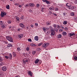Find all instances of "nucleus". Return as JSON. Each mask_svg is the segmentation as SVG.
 <instances>
[{"mask_svg":"<svg viewBox=\"0 0 77 77\" xmlns=\"http://www.w3.org/2000/svg\"><path fill=\"white\" fill-rule=\"evenodd\" d=\"M23 62L24 63H25V64H26V61L25 60H24V59H23Z\"/></svg>","mask_w":77,"mask_h":77,"instance_id":"603ef678","label":"nucleus"},{"mask_svg":"<svg viewBox=\"0 0 77 77\" xmlns=\"http://www.w3.org/2000/svg\"><path fill=\"white\" fill-rule=\"evenodd\" d=\"M46 24L47 25H50L51 24V23H50L49 22H47L46 23Z\"/></svg>","mask_w":77,"mask_h":77,"instance_id":"2f4dec72","label":"nucleus"},{"mask_svg":"<svg viewBox=\"0 0 77 77\" xmlns=\"http://www.w3.org/2000/svg\"><path fill=\"white\" fill-rule=\"evenodd\" d=\"M14 5H16V6H18V5H19V3H16L14 4Z\"/></svg>","mask_w":77,"mask_h":77,"instance_id":"5fc2aeb1","label":"nucleus"},{"mask_svg":"<svg viewBox=\"0 0 77 77\" xmlns=\"http://www.w3.org/2000/svg\"><path fill=\"white\" fill-rule=\"evenodd\" d=\"M42 44H43V42H41L40 43L38 44V46H39V47H40V46H41V45H42Z\"/></svg>","mask_w":77,"mask_h":77,"instance_id":"bb28decb","label":"nucleus"},{"mask_svg":"<svg viewBox=\"0 0 77 77\" xmlns=\"http://www.w3.org/2000/svg\"><path fill=\"white\" fill-rule=\"evenodd\" d=\"M15 17L17 21H18L19 22H20L21 21L20 20V18H19V17H18V16H15Z\"/></svg>","mask_w":77,"mask_h":77,"instance_id":"9d476101","label":"nucleus"},{"mask_svg":"<svg viewBox=\"0 0 77 77\" xmlns=\"http://www.w3.org/2000/svg\"><path fill=\"white\" fill-rule=\"evenodd\" d=\"M17 50L18 51H20V50H21V49H20V48H17Z\"/></svg>","mask_w":77,"mask_h":77,"instance_id":"09e8293b","label":"nucleus"},{"mask_svg":"<svg viewBox=\"0 0 77 77\" xmlns=\"http://www.w3.org/2000/svg\"><path fill=\"white\" fill-rule=\"evenodd\" d=\"M49 9L51 11H54V8L53 6H51L49 8Z\"/></svg>","mask_w":77,"mask_h":77,"instance_id":"2eb2a0df","label":"nucleus"},{"mask_svg":"<svg viewBox=\"0 0 77 77\" xmlns=\"http://www.w3.org/2000/svg\"><path fill=\"white\" fill-rule=\"evenodd\" d=\"M35 25L36 27H38V23H35Z\"/></svg>","mask_w":77,"mask_h":77,"instance_id":"49530a36","label":"nucleus"},{"mask_svg":"<svg viewBox=\"0 0 77 77\" xmlns=\"http://www.w3.org/2000/svg\"><path fill=\"white\" fill-rule=\"evenodd\" d=\"M18 37L20 39H21L24 36V34H23L18 35Z\"/></svg>","mask_w":77,"mask_h":77,"instance_id":"0eeeda50","label":"nucleus"},{"mask_svg":"<svg viewBox=\"0 0 77 77\" xmlns=\"http://www.w3.org/2000/svg\"><path fill=\"white\" fill-rule=\"evenodd\" d=\"M0 24H1V25H3V23L2 21H0Z\"/></svg>","mask_w":77,"mask_h":77,"instance_id":"c03bdc74","label":"nucleus"},{"mask_svg":"<svg viewBox=\"0 0 77 77\" xmlns=\"http://www.w3.org/2000/svg\"><path fill=\"white\" fill-rule=\"evenodd\" d=\"M28 74L31 77H32L33 75H32V72L29 71Z\"/></svg>","mask_w":77,"mask_h":77,"instance_id":"dca6fc26","label":"nucleus"},{"mask_svg":"<svg viewBox=\"0 0 77 77\" xmlns=\"http://www.w3.org/2000/svg\"><path fill=\"white\" fill-rule=\"evenodd\" d=\"M29 5L31 7H34L35 6V4L33 3H29Z\"/></svg>","mask_w":77,"mask_h":77,"instance_id":"9b49d317","label":"nucleus"},{"mask_svg":"<svg viewBox=\"0 0 77 77\" xmlns=\"http://www.w3.org/2000/svg\"><path fill=\"white\" fill-rule=\"evenodd\" d=\"M63 36H66V35H67V33H66V32H63Z\"/></svg>","mask_w":77,"mask_h":77,"instance_id":"412c9836","label":"nucleus"},{"mask_svg":"<svg viewBox=\"0 0 77 77\" xmlns=\"http://www.w3.org/2000/svg\"><path fill=\"white\" fill-rule=\"evenodd\" d=\"M7 15V13H6V12H5L4 11L2 12L1 11V16L2 17H3L5 15Z\"/></svg>","mask_w":77,"mask_h":77,"instance_id":"39448f33","label":"nucleus"},{"mask_svg":"<svg viewBox=\"0 0 77 77\" xmlns=\"http://www.w3.org/2000/svg\"><path fill=\"white\" fill-rule=\"evenodd\" d=\"M17 30L18 31V32H20V30H21V29H20V28H18L17 29Z\"/></svg>","mask_w":77,"mask_h":77,"instance_id":"338daca9","label":"nucleus"},{"mask_svg":"<svg viewBox=\"0 0 77 77\" xmlns=\"http://www.w3.org/2000/svg\"><path fill=\"white\" fill-rule=\"evenodd\" d=\"M13 47L12 44H8V45H7V47L8 48H9V47Z\"/></svg>","mask_w":77,"mask_h":77,"instance_id":"4468645a","label":"nucleus"},{"mask_svg":"<svg viewBox=\"0 0 77 77\" xmlns=\"http://www.w3.org/2000/svg\"><path fill=\"white\" fill-rule=\"evenodd\" d=\"M29 60L28 59H26L25 60V63H29Z\"/></svg>","mask_w":77,"mask_h":77,"instance_id":"58836bf2","label":"nucleus"},{"mask_svg":"<svg viewBox=\"0 0 77 77\" xmlns=\"http://www.w3.org/2000/svg\"><path fill=\"white\" fill-rule=\"evenodd\" d=\"M24 19V16H22L21 17H20V20H23Z\"/></svg>","mask_w":77,"mask_h":77,"instance_id":"c85d7f7f","label":"nucleus"},{"mask_svg":"<svg viewBox=\"0 0 77 77\" xmlns=\"http://www.w3.org/2000/svg\"><path fill=\"white\" fill-rule=\"evenodd\" d=\"M23 56H24L25 57H28V55H27V53H24L23 54Z\"/></svg>","mask_w":77,"mask_h":77,"instance_id":"a211bd4d","label":"nucleus"},{"mask_svg":"<svg viewBox=\"0 0 77 77\" xmlns=\"http://www.w3.org/2000/svg\"><path fill=\"white\" fill-rule=\"evenodd\" d=\"M57 38H62V35L59 34L58 35Z\"/></svg>","mask_w":77,"mask_h":77,"instance_id":"a878e982","label":"nucleus"},{"mask_svg":"<svg viewBox=\"0 0 77 77\" xmlns=\"http://www.w3.org/2000/svg\"><path fill=\"white\" fill-rule=\"evenodd\" d=\"M42 46L43 47H44V48H46V47H47V45H46V43H45L44 44H43V45H42Z\"/></svg>","mask_w":77,"mask_h":77,"instance_id":"6ab92c4d","label":"nucleus"},{"mask_svg":"<svg viewBox=\"0 0 77 77\" xmlns=\"http://www.w3.org/2000/svg\"><path fill=\"white\" fill-rule=\"evenodd\" d=\"M28 41L29 42H31L32 41V39L31 38H29L28 39Z\"/></svg>","mask_w":77,"mask_h":77,"instance_id":"37998d69","label":"nucleus"},{"mask_svg":"<svg viewBox=\"0 0 77 77\" xmlns=\"http://www.w3.org/2000/svg\"><path fill=\"white\" fill-rule=\"evenodd\" d=\"M36 6H37V7L38 8H39V6H40L39 4H36Z\"/></svg>","mask_w":77,"mask_h":77,"instance_id":"13d9d810","label":"nucleus"},{"mask_svg":"<svg viewBox=\"0 0 77 77\" xmlns=\"http://www.w3.org/2000/svg\"><path fill=\"white\" fill-rule=\"evenodd\" d=\"M36 50L38 51H40V50H41V48H37Z\"/></svg>","mask_w":77,"mask_h":77,"instance_id":"ea45409f","label":"nucleus"},{"mask_svg":"<svg viewBox=\"0 0 77 77\" xmlns=\"http://www.w3.org/2000/svg\"><path fill=\"white\" fill-rule=\"evenodd\" d=\"M69 37H71L72 39H77V34H75L74 33H69L68 34Z\"/></svg>","mask_w":77,"mask_h":77,"instance_id":"f257e3e1","label":"nucleus"},{"mask_svg":"<svg viewBox=\"0 0 77 77\" xmlns=\"http://www.w3.org/2000/svg\"><path fill=\"white\" fill-rule=\"evenodd\" d=\"M73 11H77V9H76V8H74Z\"/></svg>","mask_w":77,"mask_h":77,"instance_id":"0e129e2a","label":"nucleus"},{"mask_svg":"<svg viewBox=\"0 0 77 77\" xmlns=\"http://www.w3.org/2000/svg\"><path fill=\"white\" fill-rule=\"evenodd\" d=\"M46 3H47V4H48V5H50V4H51L50 2L47 0L46 2Z\"/></svg>","mask_w":77,"mask_h":77,"instance_id":"5701e85b","label":"nucleus"},{"mask_svg":"<svg viewBox=\"0 0 77 77\" xmlns=\"http://www.w3.org/2000/svg\"><path fill=\"white\" fill-rule=\"evenodd\" d=\"M6 8L7 9H10V6H9V5H8L6 6Z\"/></svg>","mask_w":77,"mask_h":77,"instance_id":"393cba45","label":"nucleus"},{"mask_svg":"<svg viewBox=\"0 0 77 77\" xmlns=\"http://www.w3.org/2000/svg\"><path fill=\"white\" fill-rule=\"evenodd\" d=\"M5 58L7 59H9V57L7 56H5Z\"/></svg>","mask_w":77,"mask_h":77,"instance_id":"a18cd8bd","label":"nucleus"},{"mask_svg":"<svg viewBox=\"0 0 77 77\" xmlns=\"http://www.w3.org/2000/svg\"><path fill=\"white\" fill-rule=\"evenodd\" d=\"M75 3L77 4V0H75Z\"/></svg>","mask_w":77,"mask_h":77,"instance_id":"680f3d73","label":"nucleus"},{"mask_svg":"<svg viewBox=\"0 0 77 77\" xmlns=\"http://www.w3.org/2000/svg\"><path fill=\"white\" fill-rule=\"evenodd\" d=\"M68 3H67L66 4V6L67 7L69 8V9H71V10H73L74 9V6H72V5L70 4L69 5H68Z\"/></svg>","mask_w":77,"mask_h":77,"instance_id":"7ed1b4c3","label":"nucleus"},{"mask_svg":"<svg viewBox=\"0 0 77 77\" xmlns=\"http://www.w3.org/2000/svg\"><path fill=\"white\" fill-rule=\"evenodd\" d=\"M5 37L8 41H9L11 42H13V38H12L11 37L8 35L6 36Z\"/></svg>","mask_w":77,"mask_h":77,"instance_id":"f03ea898","label":"nucleus"},{"mask_svg":"<svg viewBox=\"0 0 77 77\" xmlns=\"http://www.w3.org/2000/svg\"><path fill=\"white\" fill-rule=\"evenodd\" d=\"M25 8H28V7H29V5L28 4H26L25 6Z\"/></svg>","mask_w":77,"mask_h":77,"instance_id":"473e14b6","label":"nucleus"},{"mask_svg":"<svg viewBox=\"0 0 77 77\" xmlns=\"http://www.w3.org/2000/svg\"><path fill=\"white\" fill-rule=\"evenodd\" d=\"M45 11H46V9L45 8L42 7L41 9L42 12H44Z\"/></svg>","mask_w":77,"mask_h":77,"instance_id":"f3484780","label":"nucleus"},{"mask_svg":"<svg viewBox=\"0 0 77 77\" xmlns=\"http://www.w3.org/2000/svg\"><path fill=\"white\" fill-rule=\"evenodd\" d=\"M34 44L33 43H31L30 45L31 46H32V47H34Z\"/></svg>","mask_w":77,"mask_h":77,"instance_id":"052dcab7","label":"nucleus"},{"mask_svg":"<svg viewBox=\"0 0 77 77\" xmlns=\"http://www.w3.org/2000/svg\"><path fill=\"white\" fill-rule=\"evenodd\" d=\"M12 54L13 56V57H16V56H17V54L15 51H13L12 52Z\"/></svg>","mask_w":77,"mask_h":77,"instance_id":"f8f14e48","label":"nucleus"},{"mask_svg":"<svg viewBox=\"0 0 77 77\" xmlns=\"http://www.w3.org/2000/svg\"><path fill=\"white\" fill-rule=\"evenodd\" d=\"M19 26L20 27L22 28V29H24L25 28V25L23 24V23H20L19 24Z\"/></svg>","mask_w":77,"mask_h":77,"instance_id":"423d86ee","label":"nucleus"},{"mask_svg":"<svg viewBox=\"0 0 77 77\" xmlns=\"http://www.w3.org/2000/svg\"><path fill=\"white\" fill-rule=\"evenodd\" d=\"M55 11H59V8L57 7H56L54 8Z\"/></svg>","mask_w":77,"mask_h":77,"instance_id":"4be33fe9","label":"nucleus"},{"mask_svg":"<svg viewBox=\"0 0 77 77\" xmlns=\"http://www.w3.org/2000/svg\"><path fill=\"white\" fill-rule=\"evenodd\" d=\"M4 65V64H3V62H2V63H0V66H3V65Z\"/></svg>","mask_w":77,"mask_h":77,"instance_id":"79ce46f5","label":"nucleus"},{"mask_svg":"<svg viewBox=\"0 0 77 77\" xmlns=\"http://www.w3.org/2000/svg\"><path fill=\"white\" fill-rule=\"evenodd\" d=\"M4 42L5 43V44H8V41H4Z\"/></svg>","mask_w":77,"mask_h":77,"instance_id":"864d4df0","label":"nucleus"},{"mask_svg":"<svg viewBox=\"0 0 77 77\" xmlns=\"http://www.w3.org/2000/svg\"><path fill=\"white\" fill-rule=\"evenodd\" d=\"M29 47H27L26 48V50L27 51H29Z\"/></svg>","mask_w":77,"mask_h":77,"instance_id":"de8ad7c7","label":"nucleus"},{"mask_svg":"<svg viewBox=\"0 0 77 77\" xmlns=\"http://www.w3.org/2000/svg\"><path fill=\"white\" fill-rule=\"evenodd\" d=\"M51 36H54L55 35V31L52 29L51 30Z\"/></svg>","mask_w":77,"mask_h":77,"instance_id":"20e7f679","label":"nucleus"},{"mask_svg":"<svg viewBox=\"0 0 77 77\" xmlns=\"http://www.w3.org/2000/svg\"><path fill=\"white\" fill-rule=\"evenodd\" d=\"M2 76H3V74L2 73H0V77H2Z\"/></svg>","mask_w":77,"mask_h":77,"instance_id":"6e6d98bb","label":"nucleus"},{"mask_svg":"<svg viewBox=\"0 0 77 77\" xmlns=\"http://www.w3.org/2000/svg\"><path fill=\"white\" fill-rule=\"evenodd\" d=\"M26 30H28V29H29V26H26Z\"/></svg>","mask_w":77,"mask_h":77,"instance_id":"774afa93","label":"nucleus"},{"mask_svg":"<svg viewBox=\"0 0 77 77\" xmlns=\"http://www.w3.org/2000/svg\"><path fill=\"white\" fill-rule=\"evenodd\" d=\"M65 29L66 30H67L68 29V28H67V27H65Z\"/></svg>","mask_w":77,"mask_h":77,"instance_id":"e2e57ef3","label":"nucleus"},{"mask_svg":"<svg viewBox=\"0 0 77 77\" xmlns=\"http://www.w3.org/2000/svg\"><path fill=\"white\" fill-rule=\"evenodd\" d=\"M38 62L39 63H38V65H41V63H42V61L39 60Z\"/></svg>","mask_w":77,"mask_h":77,"instance_id":"c9c22d12","label":"nucleus"},{"mask_svg":"<svg viewBox=\"0 0 77 77\" xmlns=\"http://www.w3.org/2000/svg\"><path fill=\"white\" fill-rule=\"evenodd\" d=\"M39 60L38 59H37L35 61V63L36 64V63H38V62H39Z\"/></svg>","mask_w":77,"mask_h":77,"instance_id":"aec40b11","label":"nucleus"},{"mask_svg":"<svg viewBox=\"0 0 77 77\" xmlns=\"http://www.w3.org/2000/svg\"><path fill=\"white\" fill-rule=\"evenodd\" d=\"M1 27L2 29H5V28H6V26H5L3 25H2L1 26Z\"/></svg>","mask_w":77,"mask_h":77,"instance_id":"c756f323","label":"nucleus"},{"mask_svg":"<svg viewBox=\"0 0 77 77\" xmlns=\"http://www.w3.org/2000/svg\"><path fill=\"white\" fill-rule=\"evenodd\" d=\"M43 29L44 31H47V29L46 30V29H45V28L44 27L43 28Z\"/></svg>","mask_w":77,"mask_h":77,"instance_id":"3c124183","label":"nucleus"},{"mask_svg":"<svg viewBox=\"0 0 77 77\" xmlns=\"http://www.w3.org/2000/svg\"><path fill=\"white\" fill-rule=\"evenodd\" d=\"M76 55H75V56L73 58V59H74V60H77V57L76 56Z\"/></svg>","mask_w":77,"mask_h":77,"instance_id":"f704fd0d","label":"nucleus"},{"mask_svg":"<svg viewBox=\"0 0 77 77\" xmlns=\"http://www.w3.org/2000/svg\"><path fill=\"white\" fill-rule=\"evenodd\" d=\"M57 27L58 29H60L61 28L60 26L59 25H57Z\"/></svg>","mask_w":77,"mask_h":77,"instance_id":"e433bc0d","label":"nucleus"},{"mask_svg":"<svg viewBox=\"0 0 77 77\" xmlns=\"http://www.w3.org/2000/svg\"><path fill=\"white\" fill-rule=\"evenodd\" d=\"M9 59L10 60H12V54L10 53L9 54Z\"/></svg>","mask_w":77,"mask_h":77,"instance_id":"1a4fd4ad","label":"nucleus"},{"mask_svg":"<svg viewBox=\"0 0 77 77\" xmlns=\"http://www.w3.org/2000/svg\"><path fill=\"white\" fill-rule=\"evenodd\" d=\"M63 24H64V25H66V24H67V21H64L63 22Z\"/></svg>","mask_w":77,"mask_h":77,"instance_id":"cd10ccee","label":"nucleus"},{"mask_svg":"<svg viewBox=\"0 0 77 77\" xmlns=\"http://www.w3.org/2000/svg\"><path fill=\"white\" fill-rule=\"evenodd\" d=\"M2 70L3 71H6L7 70V69H6V66H4L2 67Z\"/></svg>","mask_w":77,"mask_h":77,"instance_id":"6e6552de","label":"nucleus"},{"mask_svg":"<svg viewBox=\"0 0 77 77\" xmlns=\"http://www.w3.org/2000/svg\"><path fill=\"white\" fill-rule=\"evenodd\" d=\"M52 14H53V15H55V16H56V17H57V14H56L55 13H53Z\"/></svg>","mask_w":77,"mask_h":77,"instance_id":"4d7b16f0","label":"nucleus"},{"mask_svg":"<svg viewBox=\"0 0 77 77\" xmlns=\"http://www.w3.org/2000/svg\"><path fill=\"white\" fill-rule=\"evenodd\" d=\"M74 55L77 56V51H75L74 53Z\"/></svg>","mask_w":77,"mask_h":77,"instance_id":"4c0bfd02","label":"nucleus"},{"mask_svg":"<svg viewBox=\"0 0 77 77\" xmlns=\"http://www.w3.org/2000/svg\"><path fill=\"white\" fill-rule=\"evenodd\" d=\"M32 55H35L36 54V51H33L32 52Z\"/></svg>","mask_w":77,"mask_h":77,"instance_id":"7c9ffc66","label":"nucleus"},{"mask_svg":"<svg viewBox=\"0 0 77 77\" xmlns=\"http://www.w3.org/2000/svg\"><path fill=\"white\" fill-rule=\"evenodd\" d=\"M34 39L35 40V41H38V40L39 39V38L38 37V36H35L34 37Z\"/></svg>","mask_w":77,"mask_h":77,"instance_id":"ddd939ff","label":"nucleus"},{"mask_svg":"<svg viewBox=\"0 0 77 77\" xmlns=\"http://www.w3.org/2000/svg\"><path fill=\"white\" fill-rule=\"evenodd\" d=\"M59 31V32H63V29H60Z\"/></svg>","mask_w":77,"mask_h":77,"instance_id":"69168bd1","label":"nucleus"},{"mask_svg":"<svg viewBox=\"0 0 77 77\" xmlns=\"http://www.w3.org/2000/svg\"><path fill=\"white\" fill-rule=\"evenodd\" d=\"M8 28L9 29H11V28H12V26H8Z\"/></svg>","mask_w":77,"mask_h":77,"instance_id":"bf43d9fd","label":"nucleus"},{"mask_svg":"<svg viewBox=\"0 0 77 77\" xmlns=\"http://www.w3.org/2000/svg\"><path fill=\"white\" fill-rule=\"evenodd\" d=\"M8 24H11V20L8 21Z\"/></svg>","mask_w":77,"mask_h":77,"instance_id":"8fccbe9b","label":"nucleus"},{"mask_svg":"<svg viewBox=\"0 0 77 77\" xmlns=\"http://www.w3.org/2000/svg\"><path fill=\"white\" fill-rule=\"evenodd\" d=\"M53 27H54V28H55V29H57V25H56V24H54Z\"/></svg>","mask_w":77,"mask_h":77,"instance_id":"72a5a7b5","label":"nucleus"},{"mask_svg":"<svg viewBox=\"0 0 77 77\" xmlns=\"http://www.w3.org/2000/svg\"><path fill=\"white\" fill-rule=\"evenodd\" d=\"M3 61V58L0 57V62H2Z\"/></svg>","mask_w":77,"mask_h":77,"instance_id":"a19ab883","label":"nucleus"},{"mask_svg":"<svg viewBox=\"0 0 77 77\" xmlns=\"http://www.w3.org/2000/svg\"><path fill=\"white\" fill-rule=\"evenodd\" d=\"M70 15L71 16L73 17V16H74V15H75V14H74V12H72L70 13Z\"/></svg>","mask_w":77,"mask_h":77,"instance_id":"b1692460","label":"nucleus"}]
</instances>
